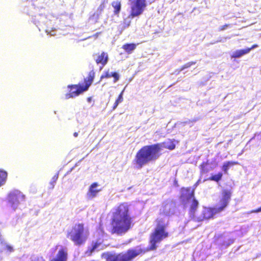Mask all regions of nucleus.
Segmentation results:
<instances>
[{"label": "nucleus", "mask_w": 261, "mask_h": 261, "mask_svg": "<svg viewBox=\"0 0 261 261\" xmlns=\"http://www.w3.org/2000/svg\"><path fill=\"white\" fill-rule=\"evenodd\" d=\"M156 226L153 231L150 234V246L146 249H128L125 252L112 253L106 252L102 253V257L106 261H133L138 255L146 252L155 250L158 247L157 244L169 236L167 231L168 223H165L163 219L158 218L155 220Z\"/></svg>", "instance_id": "1"}, {"label": "nucleus", "mask_w": 261, "mask_h": 261, "mask_svg": "<svg viewBox=\"0 0 261 261\" xmlns=\"http://www.w3.org/2000/svg\"><path fill=\"white\" fill-rule=\"evenodd\" d=\"M111 77H113V82L116 83L117 82L120 78V76L119 74L116 72H109V71H105L104 73L101 75L100 76V80L103 79H108L110 78Z\"/></svg>", "instance_id": "13"}, {"label": "nucleus", "mask_w": 261, "mask_h": 261, "mask_svg": "<svg viewBox=\"0 0 261 261\" xmlns=\"http://www.w3.org/2000/svg\"><path fill=\"white\" fill-rule=\"evenodd\" d=\"M223 174L221 172H219L216 174H214L211 176L207 180L214 181L217 182H219L222 178Z\"/></svg>", "instance_id": "19"}, {"label": "nucleus", "mask_w": 261, "mask_h": 261, "mask_svg": "<svg viewBox=\"0 0 261 261\" xmlns=\"http://www.w3.org/2000/svg\"><path fill=\"white\" fill-rule=\"evenodd\" d=\"M162 145L156 143L145 145L136 153L134 160V163L138 168H141L151 162L158 160L161 155Z\"/></svg>", "instance_id": "3"}, {"label": "nucleus", "mask_w": 261, "mask_h": 261, "mask_svg": "<svg viewBox=\"0 0 261 261\" xmlns=\"http://www.w3.org/2000/svg\"><path fill=\"white\" fill-rule=\"evenodd\" d=\"M105 7H106V3L105 2H102L100 4V5L99 6V7H98V10L101 12L102 11H103L104 9L105 8Z\"/></svg>", "instance_id": "26"}, {"label": "nucleus", "mask_w": 261, "mask_h": 261, "mask_svg": "<svg viewBox=\"0 0 261 261\" xmlns=\"http://www.w3.org/2000/svg\"><path fill=\"white\" fill-rule=\"evenodd\" d=\"M110 224V232L118 236L125 234L133 227L134 223L127 203H121L116 207L113 213Z\"/></svg>", "instance_id": "2"}, {"label": "nucleus", "mask_w": 261, "mask_h": 261, "mask_svg": "<svg viewBox=\"0 0 261 261\" xmlns=\"http://www.w3.org/2000/svg\"><path fill=\"white\" fill-rule=\"evenodd\" d=\"M109 56L107 53L102 51L100 54L97 55L96 59H95V62L97 64H101V67L100 69L105 66L108 62Z\"/></svg>", "instance_id": "12"}, {"label": "nucleus", "mask_w": 261, "mask_h": 261, "mask_svg": "<svg viewBox=\"0 0 261 261\" xmlns=\"http://www.w3.org/2000/svg\"><path fill=\"white\" fill-rule=\"evenodd\" d=\"M95 76V71L94 70H91L89 72L88 76L84 79V85L79 84L68 85V88L69 89V91L65 95L66 98L75 97L84 92L87 91L93 82Z\"/></svg>", "instance_id": "6"}, {"label": "nucleus", "mask_w": 261, "mask_h": 261, "mask_svg": "<svg viewBox=\"0 0 261 261\" xmlns=\"http://www.w3.org/2000/svg\"><path fill=\"white\" fill-rule=\"evenodd\" d=\"M249 53V50L247 48L243 49L237 50L232 53L231 55V58H239L242 56Z\"/></svg>", "instance_id": "14"}, {"label": "nucleus", "mask_w": 261, "mask_h": 261, "mask_svg": "<svg viewBox=\"0 0 261 261\" xmlns=\"http://www.w3.org/2000/svg\"><path fill=\"white\" fill-rule=\"evenodd\" d=\"M114 8V14L118 16L121 9V4L120 1H114L111 4Z\"/></svg>", "instance_id": "15"}, {"label": "nucleus", "mask_w": 261, "mask_h": 261, "mask_svg": "<svg viewBox=\"0 0 261 261\" xmlns=\"http://www.w3.org/2000/svg\"><path fill=\"white\" fill-rule=\"evenodd\" d=\"M92 97H88L87 98V100L88 102H91V101H92Z\"/></svg>", "instance_id": "32"}, {"label": "nucleus", "mask_w": 261, "mask_h": 261, "mask_svg": "<svg viewBox=\"0 0 261 261\" xmlns=\"http://www.w3.org/2000/svg\"><path fill=\"white\" fill-rule=\"evenodd\" d=\"M251 213H259V212H261V206L256 208V209H255V210H253L251 211Z\"/></svg>", "instance_id": "29"}, {"label": "nucleus", "mask_w": 261, "mask_h": 261, "mask_svg": "<svg viewBox=\"0 0 261 261\" xmlns=\"http://www.w3.org/2000/svg\"><path fill=\"white\" fill-rule=\"evenodd\" d=\"M196 63V62H195V61H191V62H188V63H186L185 64H184V65H182L180 67V70H183L186 68H189L191 66L195 65Z\"/></svg>", "instance_id": "24"}, {"label": "nucleus", "mask_w": 261, "mask_h": 261, "mask_svg": "<svg viewBox=\"0 0 261 261\" xmlns=\"http://www.w3.org/2000/svg\"><path fill=\"white\" fill-rule=\"evenodd\" d=\"M232 191L230 189H223L219 200V206L217 207H205L202 212V219L207 220L213 218L217 214L223 211L228 205L231 200Z\"/></svg>", "instance_id": "4"}, {"label": "nucleus", "mask_w": 261, "mask_h": 261, "mask_svg": "<svg viewBox=\"0 0 261 261\" xmlns=\"http://www.w3.org/2000/svg\"><path fill=\"white\" fill-rule=\"evenodd\" d=\"M181 191L180 198L182 204L186 206L187 202L191 201L189 213L191 216H194L199 205V202L195 197V188L191 190L190 187H183L181 189Z\"/></svg>", "instance_id": "8"}, {"label": "nucleus", "mask_w": 261, "mask_h": 261, "mask_svg": "<svg viewBox=\"0 0 261 261\" xmlns=\"http://www.w3.org/2000/svg\"><path fill=\"white\" fill-rule=\"evenodd\" d=\"M174 213H175L174 212L172 211L171 213H170V212L167 213H166L165 215H167V216H170V215H174Z\"/></svg>", "instance_id": "31"}, {"label": "nucleus", "mask_w": 261, "mask_h": 261, "mask_svg": "<svg viewBox=\"0 0 261 261\" xmlns=\"http://www.w3.org/2000/svg\"><path fill=\"white\" fill-rule=\"evenodd\" d=\"M67 249L65 248H62L58 251L56 256L50 261H67Z\"/></svg>", "instance_id": "11"}, {"label": "nucleus", "mask_w": 261, "mask_h": 261, "mask_svg": "<svg viewBox=\"0 0 261 261\" xmlns=\"http://www.w3.org/2000/svg\"><path fill=\"white\" fill-rule=\"evenodd\" d=\"M7 178V173L6 171L0 170V187L3 186L6 182Z\"/></svg>", "instance_id": "20"}, {"label": "nucleus", "mask_w": 261, "mask_h": 261, "mask_svg": "<svg viewBox=\"0 0 261 261\" xmlns=\"http://www.w3.org/2000/svg\"><path fill=\"white\" fill-rule=\"evenodd\" d=\"M58 174H55L52 177L51 181L50 182L51 189L54 188V187L55 186V184L57 180H58Z\"/></svg>", "instance_id": "25"}, {"label": "nucleus", "mask_w": 261, "mask_h": 261, "mask_svg": "<svg viewBox=\"0 0 261 261\" xmlns=\"http://www.w3.org/2000/svg\"><path fill=\"white\" fill-rule=\"evenodd\" d=\"M73 136L75 137H77L78 136V133L77 132H75L73 133Z\"/></svg>", "instance_id": "34"}, {"label": "nucleus", "mask_w": 261, "mask_h": 261, "mask_svg": "<svg viewBox=\"0 0 261 261\" xmlns=\"http://www.w3.org/2000/svg\"><path fill=\"white\" fill-rule=\"evenodd\" d=\"M6 248L7 250L10 252L13 251V247L10 245H7L6 247Z\"/></svg>", "instance_id": "28"}, {"label": "nucleus", "mask_w": 261, "mask_h": 261, "mask_svg": "<svg viewBox=\"0 0 261 261\" xmlns=\"http://www.w3.org/2000/svg\"><path fill=\"white\" fill-rule=\"evenodd\" d=\"M89 232L83 223H77L68 231L67 237L76 246L84 245L87 240Z\"/></svg>", "instance_id": "5"}, {"label": "nucleus", "mask_w": 261, "mask_h": 261, "mask_svg": "<svg viewBox=\"0 0 261 261\" xmlns=\"http://www.w3.org/2000/svg\"><path fill=\"white\" fill-rule=\"evenodd\" d=\"M199 180H198V181H197L195 184V185H194V187H195H195H196L198 186V185L199 184Z\"/></svg>", "instance_id": "35"}, {"label": "nucleus", "mask_w": 261, "mask_h": 261, "mask_svg": "<svg viewBox=\"0 0 261 261\" xmlns=\"http://www.w3.org/2000/svg\"><path fill=\"white\" fill-rule=\"evenodd\" d=\"M131 3L130 11L127 18L123 19L122 24L124 28L128 27L131 19L138 17L144 12L147 5L146 0H129Z\"/></svg>", "instance_id": "7"}, {"label": "nucleus", "mask_w": 261, "mask_h": 261, "mask_svg": "<svg viewBox=\"0 0 261 261\" xmlns=\"http://www.w3.org/2000/svg\"><path fill=\"white\" fill-rule=\"evenodd\" d=\"M209 163L207 162H203L200 165V173L204 174L208 173L210 171V169L208 167Z\"/></svg>", "instance_id": "18"}, {"label": "nucleus", "mask_w": 261, "mask_h": 261, "mask_svg": "<svg viewBox=\"0 0 261 261\" xmlns=\"http://www.w3.org/2000/svg\"><path fill=\"white\" fill-rule=\"evenodd\" d=\"M101 244V242H98L96 241L95 242L92 247L91 248H88V250L86 251V254H88V255H91L92 252L97 248Z\"/></svg>", "instance_id": "21"}, {"label": "nucleus", "mask_w": 261, "mask_h": 261, "mask_svg": "<svg viewBox=\"0 0 261 261\" xmlns=\"http://www.w3.org/2000/svg\"><path fill=\"white\" fill-rule=\"evenodd\" d=\"M36 261H45L42 257L38 258Z\"/></svg>", "instance_id": "33"}, {"label": "nucleus", "mask_w": 261, "mask_h": 261, "mask_svg": "<svg viewBox=\"0 0 261 261\" xmlns=\"http://www.w3.org/2000/svg\"><path fill=\"white\" fill-rule=\"evenodd\" d=\"M230 25L228 24H225L221 27H220L219 28V31H223L225 29H226Z\"/></svg>", "instance_id": "27"}, {"label": "nucleus", "mask_w": 261, "mask_h": 261, "mask_svg": "<svg viewBox=\"0 0 261 261\" xmlns=\"http://www.w3.org/2000/svg\"><path fill=\"white\" fill-rule=\"evenodd\" d=\"M8 202L10 206L15 209L17 206L25 200V195L18 190H14L8 195Z\"/></svg>", "instance_id": "9"}, {"label": "nucleus", "mask_w": 261, "mask_h": 261, "mask_svg": "<svg viewBox=\"0 0 261 261\" xmlns=\"http://www.w3.org/2000/svg\"><path fill=\"white\" fill-rule=\"evenodd\" d=\"M238 163L237 162L234 161H228L224 163V164L222 165V169L224 171V173L227 174L228 170L229 168V167L238 164Z\"/></svg>", "instance_id": "16"}, {"label": "nucleus", "mask_w": 261, "mask_h": 261, "mask_svg": "<svg viewBox=\"0 0 261 261\" xmlns=\"http://www.w3.org/2000/svg\"><path fill=\"white\" fill-rule=\"evenodd\" d=\"M167 145H165L166 143L164 142L163 144L164 145V147L165 148L168 149L170 150H173L175 148V144H174V140H169L167 143Z\"/></svg>", "instance_id": "22"}, {"label": "nucleus", "mask_w": 261, "mask_h": 261, "mask_svg": "<svg viewBox=\"0 0 261 261\" xmlns=\"http://www.w3.org/2000/svg\"><path fill=\"white\" fill-rule=\"evenodd\" d=\"M122 48L128 54H131L136 48V44L134 43H126L123 45Z\"/></svg>", "instance_id": "17"}, {"label": "nucleus", "mask_w": 261, "mask_h": 261, "mask_svg": "<svg viewBox=\"0 0 261 261\" xmlns=\"http://www.w3.org/2000/svg\"><path fill=\"white\" fill-rule=\"evenodd\" d=\"M122 94H123V91H122L120 94L119 95L118 97H117V99L116 100L115 103H114V105L113 107V109L114 110L118 106V104L120 103V102H121L122 101H123V96H122Z\"/></svg>", "instance_id": "23"}, {"label": "nucleus", "mask_w": 261, "mask_h": 261, "mask_svg": "<svg viewBox=\"0 0 261 261\" xmlns=\"http://www.w3.org/2000/svg\"><path fill=\"white\" fill-rule=\"evenodd\" d=\"M98 184L95 182L92 183L89 187L87 192V195L89 199H92L96 197L98 192L101 191L100 189H98Z\"/></svg>", "instance_id": "10"}, {"label": "nucleus", "mask_w": 261, "mask_h": 261, "mask_svg": "<svg viewBox=\"0 0 261 261\" xmlns=\"http://www.w3.org/2000/svg\"><path fill=\"white\" fill-rule=\"evenodd\" d=\"M257 46H258L257 44H254L252 45L251 47L247 48V49L249 50V53L252 49L257 47Z\"/></svg>", "instance_id": "30"}]
</instances>
